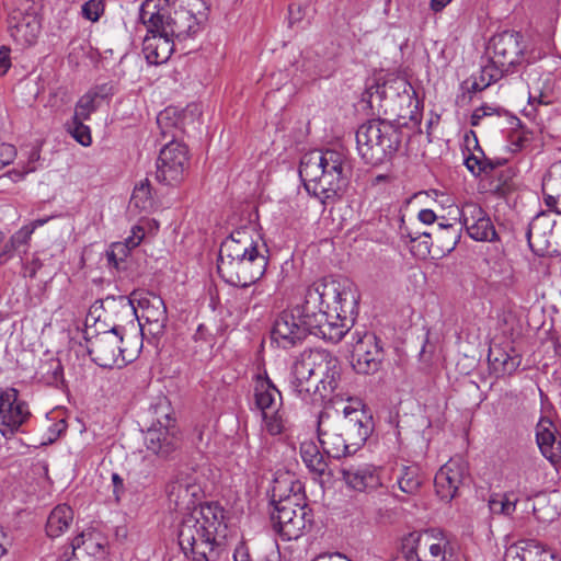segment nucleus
<instances>
[{
	"instance_id": "1",
	"label": "nucleus",
	"mask_w": 561,
	"mask_h": 561,
	"mask_svg": "<svg viewBox=\"0 0 561 561\" xmlns=\"http://www.w3.org/2000/svg\"><path fill=\"white\" fill-rule=\"evenodd\" d=\"M359 294L347 278L323 277L307 287L300 316L307 333L332 343L340 342L354 325Z\"/></svg>"
},
{
	"instance_id": "2",
	"label": "nucleus",
	"mask_w": 561,
	"mask_h": 561,
	"mask_svg": "<svg viewBox=\"0 0 561 561\" xmlns=\"http://www.w3.org/2000/svg\"><path fill=\"white\" fill-rule=\"evenodd\" d=\"M267 252L266 244L254 240L249 230H236L220 245L218 274L227 284L249 287L264 275Z\"/></svg>"
},
{
	"instance_id": "3",
	"label": "nucleus",
	"mask_w": 561,
	"mask_h": 561,
	"mask_svg": "<svg viewBox=\"0 0 561 561\" xmlns=\"http://www.w3.org/2000/svg\"><path fill=\"white\" fill-rule=\"evenodd\" d=\"M352 167L342 149L311 150L301 157L299 176L323 205L334 203L347 186Z\"/></svg>"
},
{
	"instance_id": "4",
	"label": "nucleus",
	"mask_w": 561,
	"mask_h": 561,
	"mask_svg": "<svg viewBox=\"0 0 561 561\" xmlns=\"http://www.w3.org/2000/svg\"><path fill=\"white\" fill-rule=\"evenodd\" d=\"M225 511L218 503H205L183 515L178 540L188 561H218L221 543L218 534L226 528Z\"/></svg>"
},
{
	"instance_id": "5",
	"label": "nucleus",
	"mask_w": 561,
	"mask_h": 561,
	"mask_svg": "<svg viewBox=\"0 0 561 561\" xmlns=\"http://www.w3.org/2000/svg\"><path fill=\"white\" fill-rule=\"evenodd\" d=\"M340 381V360L323 348L301 352L291 364L288 379L290 392L304 402H310L317 392L322 398L334 393Z\"/></svg>"
},
{
	"instance_id": "6",
	"label": "nucleus",
	"mask_w": 561,
	"mask_h": 561,
	"mask_svg": "<svg viewBox=\"0 0 561 561\" xmlns=\"http://www.w3.org/2000/svg\"><path fill=\"white\" fill-rule=\"evenodd\" d=\"M184 113L172 106L164 108L157 116L161 137L168 141L160 150L156 178L165 185L180 184L188 169L187 146L179 141L184 133Z\"/></svg>"
},
{
	"instance_id": "7",
	"label": "nucleus",
	"mask_w": 561,
	"mask_h": 561,
	"mask_svg": "<svg viewBox=\"0 0 561 561\" xmlns=\"http://www.w3.org/2000/svg\"><path fill=\"white\" fill-rule=\"evenodd\" d=\"M165 0H146L139 9V20L146 27L157 31L160 27L172 38L184 41L196 35L203 25L206 14L198 11L197 14L191 10L181 9L169 14L163 7Z\"/></svg>"
},
{
	"instance_id": "8",
	"label": "nucleus",
	"mask_w": 561,
	"mask_h": 561,
	"mask_svg": "<svg viewBox=\"0 0 561 561\" xmlns=\"http://www.w3.org/2000/svg\"><path fill=\"white\" fill-rule=\"evenodd\" d=\"M272 526L283 540H296L307 526H311L312 514L308 505H297L295 499H282V495L278 500L272 499Z\"/></svg>"
},
{
	"instance_id": "9",
	"label": "nucleus",
	"mask_w": 561,
	"mask_h": 561,
	"mask_svg": "<svg viewBox=\"0 0 561 561\" xmlns=\"http://www.w3.org/2000/svg\"><path fill=\"white\" fill-rule=\"evenodd\" d=\"M37 0H12L8 28L13 41L21 46H32L41 33Z\"/></svg>"
},
{
	"instance_id": "10",
	"label": "nucleus",
	"mask_w": 561,
	"mask_h": 561,
	"mask_svg": "<svg viewBox=\"0 0 561 561\" xmlns=\"http://www.w3.org/2000/svg\"><path fill=\"white\" fill-rule=\"evenodd\" d=\"M123 331V327L115 325L108 331L87 339L88 354L96 365L103 368L121 367L130 360L122 346Z\"/></svg>"
},
{
	"instance_id": "11",
	"label": "nucleus",
	"mask_w": 561,
	"mask_h": 561,
	"mask_svg": "<svg viewBox=\"0 0 561 561\" xmlns=\"http://www.w3.org/2000/svg\"><path fill=\"white\" fill-rule=\"evenodd\" d=\"M352 351V366L356 373L373 375L383 365L386 353L381 337L374 332H354Z\"/></svg>"
},
{
	"instance_id": "12",
	"label": "nucleus",
	"mask_w": 561,
	"mask_h": 561,
	"mask_svg": "<svg viewBox=\"0 0 561 561\" xmlns=\"http://www.w3.org/2000/svg\"><path fill=\"white\" fill-rule=\"evenodd\" d=\"M107 307L113 305L126 317H136L137 308L141 310V318L146 322L152 320L168 321L167 307L163 299L152 291L134 290L130 297L119 296L118 298H106Z\"/></svg>"
},
{
	"instance_id": "13",
	"label": "nucleus",
	"mask_w": 561,
	"mask_h": 561,
	"mask_svg": "<svg viewBox=\"0 0 561 561\" xmlns=\"http://www.w3.org/2000/svg\"><path fill=\"white\" fill-rule=\"evenodd\" d=\"M31 412L19 391L12 387H0V434L11 438L30 419Z\"/></svg>"
},
{
	"instance_id": "14",
	"label": "nucleus",
	"mask_w": 561,
	"mask_h": 561,
	"mask_svg": "<svg viewBox=\"0 0 561 561\" xmlns=\"http://www.w3.org/2000/svg\"><path fill=\"white\" fill-rule=\"evenodd\" d=\"M167 496L176 511L193 512L205 503H199L203 489L197 478L192 473L180 472L167 485Z\"/></svg>"
},
{
	"instance_id": "15",
	"label": "nucleus",
	"mask_w": 561,
	"mask_h": 561,
	"mask_svg": "<svg viewBox=\"0 0 561 561\" xmlns=\"http://www.w3.org/2000/svg\"><path fill=\"white\" fill-rule=\"evenodd\" d=\"M301 304L293 309L282 311L274 320L271 336L282 348H290L301 342L307 333V325L300 316Z\"/></svg>"
},
{
	"instance_id": "16",
	"label": "nucleus",
	"mask_w": 561,
	"mask_h": 561,
	"mask_svg": "<svg viewBox=\"0 0 561 561\" xmlns=\"http://www.w3.org/2000/svg\"><path fill=\"white\" fill-rule=\"evenodd\" d=\"M337 430H342L347 444L355 453L360 449L374 430V421L364 409L346 405L343 416L336 420Z\"/></svg>"
},
{
	"instance_id": "17",
	"label": "nucleus",
	"mask_w": 561,
	"mask_h": 561,
	"mask_svg": "<svg viewBox=\"0 0 561 561\" xmlns=\"http://www.w3.org/2000/svg\"><path fill=\"white\" fill-rule=\"evenodd\" d=\"M489 57L508 72L524 58L523 36L517 32L505 31L494 35L488 48Z\"/></svg>"
},
{
	"instance_id": "18",
	"label": "nucleus",
	"mask_w": 561,
	"mask_h": 561,
	"mask_svg": "<svg viewBox=\"0 0 561 561\" xmlns=\"http://www.w3.org/2000/svg\"><path fill=\"white\" fill-rule=\"evenodd\" d=\"M385 121L380 117L363 124L356 133V142L359 154L367 164L379 165L386 159L382 126Z\"/></svg>"
},
{
	"instance_id": "19",
	"label": "nucleus",
	"mask_w": 561,
	"mask_h": 561,
	"mask_svg": "<svg viewBox=\"0 0 561 561\" xmlns=\"http://www.w3.org/2000/svg\"><path fill=\"white\" fill-rule=\"evenodd\" d=\"M144 445L148 454L160 460L174 459L182 445L180 428L178 425L148 427Z\"/></svg>"
},
{
	"instance_id": "20",
	"label": "nucleus",
	"mask_w": 561,
	"mask_h": 561,
	"mask_svg": "<svg viewBox=\"0 0 561 561\" xmlns=\"http://www.w3.org/2000/svg\"><path fill=\"white\" fill-rule=\"evenodd\" d=\"M388 100L396 115L407 121H415L419 115L420 101L411 83L403 77L388 78Z\"/></svg>"
},
{
	"instance_id": "21",
	"label": "nucleus",
	"mask_w": 561,
	"mask_h": 561,
	"mask_svg": "<svg viewBox=\"0 0 561 561\" xmlns=\"http://www.w3.org/2000/svg\"><path fill=\"white\" fill-rule=\"evenodd\" d=\"M317 433L319 443L328 457L341 459L355 454L342 430H337L336 421H332L328 412H320Z\"/></svg>"
},
{
	"instance_id": "22",
	"label": "nucleus",
	"mask_w": 561,
	"mask_h": 561,
	"mask_svg": "<svg viewBox=\"0 0 561 561\" xmlns=\"http://www.w3.org/2000/svg\"><path fill=\"white\" fill-rule=\"evenodd\" d=\"M467 473V462L460 457L450 458L443 465L434 478L435 491L439 499L450 502L457 495Z\"/></svg>"
},
{
	"instance_id": "23",
	"label": "nucleus",
	"mask_w": 561,
	"mask_h": 561,
	"mask_svg": "<svg viewBox=\"0 0 561 561\" xmlns=\"http://www.w3.org/2000/svg\"><path fill=\"white\" fill-rule=\"evenodd\" d=\"M460 222L468 236L480 242H492L497 234L490 217L476 203H465L459 209Z\"/></svg>"
},
{
	"instance_id": "24",
	"label": "nucleus",
	"mask_w": 561,
	"mask_h": 561,
	"mask_svg": "<svg viewBox=\"0 0 561 561\" xmlns=\"http://www.w3.org/2000/svg\"><path fill=\"white\" fill-rule=\"evenodd\" d=\"M560 206L540 211L530 221L527 230L529 247L534 252L546 255L560 213Z\"/></svg>"
},
{
	"instance_id": "25",
	"label": "nucleus",
	"mask_w": 561,
	"mask_h": 561,
	"mask_svg": "<svg viewBox=\"0 0 561 561\" xmlns=\"http://www.w3.org/2000/svg\"><path fill=\"white\" fill-rule=\"evenodd\" d=\"M340 473L343 481L357 491H374L382 485L383 468L375 465L360 467L342 465Z\"/></svg>"
},
{
	"instance_id": "26",
	"label": "nucleus",
	"mask_w": 561,
	"mask_h": 561,
	"mask_svg": "<svg viewBox=\"0 0 561 561\" xmlns=\"http://www.w3.org/2000/svg\"><path fill=\"white\" fill-rule=\"evenodd\" d=\"M154 31L147 27V35L142 42V53L150 65L167 62L174 51V38L160 27Z\"/></svg>"
},
{
	"instance_id": "27",
	"label": "nucleus",
	"mask_w": 561,
	"mask_h": 561,
	"mask_svg": "<svg viewBox=\"0 0 561 561\" xmlns=\"http://www.w3.org/2000/svg\"><path fill=\"white\" fill-rule=\"evenodd\" d=\"M525 81L530 105H548L552 102L554 82L550 72H543L539 67H531L526 71Z\"/></svg>"
},
{
	"instance_id": "28",
	"label": "nucleus",
	"mask_w": 561,
	"mask_h": 561,
	"mask_svg": "<svg viewBox=\"0 0 561 561\" xmlns=\"http://www.w3.org/2000/svg\"><path fill=\"white\" fill-rule=\"evenodd\" d=\"M448 536L438 528L424 530L420 561H451Z\"/></svg>"
},
{
	"instance_id": "29",
	"label": "nucleus",
	"mask_w": 561,
	"mask_h": 561,
	"mask_svg": "<svg viewBox=\"0 0 561 561\" xmlns=\"http://www.w3.org/2000/svg\"><path fill=\"white\" fill-rule=\"evenodd\" d=\"M536 442L542 456L552 465L561 462V438H557L553 423L541 417L536 425Z\"/></svg>"
},
{
	"instance_id": "30",
	"label": "nucleus",
	"mask_w": 561,
	"mask_h": 561,
	"mask_svg": "<svg viewBox=\"0 0 561 561\" xmlns=\"http://www.w3.org/2000/svg\"><path fill=\"white\" fill-rule=\"evenodd\" d=\"M256 408L262 414L275 412L282 407V393L265 373L256 377L254 388Z\"/></svg>"
},
{
	"instance_id": "31",
	"label": "nucleus",
	"mask_w": 561,
	"mask_h": 561,
	"mask_svg": "<svg viewBox=\"0 0 561 561\" xmlns=\"http://www.w3.org/2000/svg\"><path fill=\"white\" fill-rule=\"evenodd\" d=\"M542 198L547 208L560 206L561 213V161L552 164L542 179Z\"/></svg>"
},
{
	"instance_id": "32",
	"label": "nucleus",
	"mask_w": 561,
	"mask_h": 561,
	"mask_svg": "<svg viewBox=\"0 0 561 561\" xmlns=\"http://www.w3.org/2000/svg\"><path fill=\"white\" fill-rule=\"evenodd\" d=\"M73 520V511L70 506L57 505L48 515L46 522V534L50 538L61 536L70 527Z\"/></svg>"
},
{
	"instance_id": "33",
	"label": "nucleus",
	"mask_w": 561,
	"mask_h": 561,
	"mask_svg": "<svg viewBox=\"0 0 561 561\" xmlns=\"http://www.w3.org/2000/svg\"><path fill=\"white\" fill-rule=\"evenodd\" d=\"M401 239L408 240L411 243L410 251L414 256L425 257L431 252V243L428 239L431 233L427 231H415L412 227L405 225L404 219H401L399 228Z\"/></svg>"
},
{
	"instance_id": "34",
	"label": "nucleus",
	"mask_w": 561,
	"mask_h": 561,
	"mask_svg": "<svg viewBox=\"0 0 561 561\" xmlns=\"http://www.w3.org/2000/svg\"><path fill=\"white\" fill-rule=\"evenodd\" d=\"M300 456L309 471L321 477L328 469V461L324 455L319 450L317 444L312 440H306L300 444Z\"/></svg>"
},
{
	"instance_id": "35",
	"label": "nucleus",
	"mask_w": 561,
	"mask_h": 561,
	"mask_svg": "<svg viewBox=\"0 0 561 561\" xmlns=\"http://www.w3.org/2000/svg\"><path fill=\"white\" fill-rule=\"evenodd\" d=\"M279 495L282 499H295L297 505H307L305 485L293 477L275 481L272 499L279 497Z\"/></svg>"
},
{
	"instance_id": "36",
	"label": "nucleus",
	"mask_w": 561,
	"mask_h": 561,
	"mask_svg": "<svg viewBox=\"0 0 561 561\" xmlns=\"http://www.w3.org/2000/svg\"><path fill=\"white\" fill-rule=\"evenodd\" d=\"M71 548L72 553H75L77 549L82 548L88 554L95 558H101L106 553V540L92 533H82L72 539Z\"/></svg>"
},
{
	"instance_id": "37",
	"label": "nucleus",
	"mask_w": 561,
	"mask_h": 561,
	"mask_svg": "<svg viewBox=\"0 0 561 561\" xmlns=\"http://www.w3.org/2000/svg\"><path fill=\"white\" fill-rule=\"evenodd\" d=\"M505 73H508V71L493 62L489 57L486 64L481 67L479 75L473 78L471 89L482 91L500 80Z\"/></svg>"
},
{
	"instance_id": "38",
	"label": "nucleus",
	"mask_w": 561,
	"mask_h": 561,
	"mask_svg": "<svg viewBox=\"0 0 561 561\" xmlns=\"http://www.w3.org/2000/svg\"><path fill=\"white\" fill-rule=\"evenodd\" d=\"M37 374L47 386L59 387L64 385V367L59 358L49 357L43 360Z\"/></svg>"
},
{
	"instance_id": "39",
	"label": "nucleus",
	"mask_w": 561,
	"mask_h": 561,
	"mask_svg": "<svg viewBox=\"0 0 561 561\" xmlns=\"http://www.w3.org/2000/svg\"><path fill=\"white\" fill-rule=\"evenodd\" d=\"M386 98V81L382 78L373 79L368 82L366 90L363 93L362 101L367 103L371 111H377L383 107V100Z\"/></svg>"
},
{
	"instance_id": "40",
	"label": "nucleus",
	"mask_w": 561,
	"mask_h": 561,
	"mask_svg": "<svg viewBox=\"0 0 561 561\" xmlns=\"http://www.w3.org/2000/svg\"><path fill=\"white\" fill-rule=\"evenodd\" d=\"M424 531H410L399 541V549L405 561H420V551L423 546Z\"/></svg>"
},
{
	"instance_id": "41",
	"label": "nucleus",
	"mask_w": 561,
	"mask_h": 561,
	"mask_svg": "<svg viewBox=\"0 0 561 561\" xmlns=\"http://www.w3.org/2000/svg\"><path fill=\"white\" fill-rule=\"evenodd\" d=\"M148 414L151 417L149 427L176 425L173 417V410L167 398H160L157 403L151 404Z\"/></svg>"
},
{
	"instance_id": "42",
	"label": "nucleus",
	"mask_w": 561,
	"mask_h": 561,
	"mask_svg": "<svg viewBox=\"0 0 561 561\" xmlns=\"http://www.w3.org/2000/svg\"><path fill=\"white\" fill-rule=\"evenodd\" d=\"M419 471V468L414 465L400 468L397 483L403 493L412 495L417 492L422 483Z\"/></svg>"
},
{
	"instance_id": "43",
	"label": "nucleus",
	"mask_w": 561,
	"mask_h": 561,
	"mask_svg": "<svg viewBox=\"0 0 561 561\" xmlns=\"http://www.w3.org/2000/svg\"><path fill=\"white\" fill-rule=\"evenodd\" d=\"M518 501V496L513 491L493 494L489 500V508L493 514L511 516L516 511Z\"/></svg>"
},
{
	"instance_id": "44",
	"label": "nucleus",
	"mask_w": 561,
	"mask_h": 561,
	"mask_svg": "<svg viewBox=\"0 0 561 561\" xmlns=\"http://www.w3.org/2000/svg\"><path fill=\"white\" fill-rule=\"evenodd\" d=\"M489 360L494 364L495 369L502 374L512 375L520 365V357L517 355H510L508 353L491 348L489 353Z\"/></svg>"
},
{
	"instance_id": "45",
	"label": "nucleus",
	"mask_w": 561,
	"mask_h": 561,
	"mask_svg": "<svg viewBox=\"0 0 561 561\" xmlns=\"http://www.w3.org/2000/svg\"><path fill=\"white\" fill-rule=\"evenodd\" d=\"M130 205L139 210L148 211L153 208V197L151 194V185L148 179L141 180L136 184L131 197Z\"/></svg>"
},
{
	"instance_id": "46",
	"label": "nucleus",
	"mask_w": 561,
	"mask_h": 561,
	"mask_svg": "<svg viewBox=\"0 0 561 561\" xmlns=\"http://www.w3.org/2000/svg\"><path fill=\"white\" fill-rule=\"evenodd\" d=\"M84 121L85 119L72 116L65 124V128L76 141L84 147H88L92 144V137L90 127L83 124Z\"/></svg>"
},
{
	"instance_id": "47",
	"label": "nucleus",
	"mask_w": 561,
	"mask_h": 561,
	"mask_svg": "<svg viewBox=\"0 0 561 561\" xmlns=\"http://www.w3.org/2000/svg\"><path fill=\"white\" fill-rule=\"evenodd\" d=\"M519 561H557L554 553L539 545H528L518 554Z\"/></svg>"
},
{
	"instance_id": "48",
	"label": "nucleus",
	"mask_w": 561,
	"mask_h": 561,
	"mask_svg": "<svg viewBox=\"0 0 561 561\" xmlns=\"http://www.w3.org/2000/svg\"><path fill=\"white\" fill-rule=\"evenodd\" d=\"M134 248L129 247L128 242H116L113 243L110 250L106 253L108 265L115 267L116 270L123 268L122 264L125 262V259L128 256L130 250Z\"/></svg>"
},
{
	"instance_id": "49",
	"label": "nucleus",
	"mask_w": 561,
	"mask_h": 561,
	"mask_svg": "<svg viewBox=\"0 0 561 561\" xmlns=\"http://www.w3.org/2000/svg\"><path fill=\"white\" fill-rule=\"evenodd\" d=\"M96 100L88 91L77 102L73 116L87 121L90 118L91 114L96 111Z\"/></svg>"
},
{
	"instance_id": "50",
	"label": "nucleus",
	"mask_w": 561,
	"mask_h": 561,
	"mask_svg": "<svg viewBox=\"0 0 561 561\" xmlns=\"http://www.w3.org/2000/svg\"><path fill=\"white\" fill-rule=\"evenodd\" d=\"M104 0H89L81 7L82 16L91 22H96L104 13Z\"/></svg>"
},
{
	"instance_id": "51",
	"label": "nucleus",
	"mask_w": 561,
	"mask_h": 561,
	"mask_svg": "<svg viewBox=\"0 0 561 561\" xmlns=\"http://www.w3.org/2000/svg\"><path fill=\"white\" fill-rule=\"evenodd\" d=\"M263 421L265 424V430L271 435H278L284 430L283 415L279 413V409L275 410V412H271L270 414H262Z\"/></svg>"
},
{
	"instance_id": "52",
	"label": "nucleus",
	"mask_w": 561,
	"mask_h": 561,
	"mask_svg": "<svg viewBox=\"0 0 561 561\" xmlns=\"http://www.w3.org/2000/svg\"><path fill=\"white\" fill-rule=\"evenodd\" d=\"M548 255L561 254V214L559 215L557 225L553 230L552 239L550 240L549 248L547 250Z\"/></svg>"
},
{
	"instance_id": "53",
	"label": "nucleus",
	"mask_w": 561,
	"mask_h": 561,
	"mask_svg": "<svg viewBox=\"0 0 561 561\" xmlns=\"http://www.w3.org/2000/svg\"><path fill=\"white\" fill-rule=\"evenodd\" d=\"M193 339L196 343H201V346L206 345L213 347L215 344V336L205 324L197 327Z\"/></svg>"
},
{
	"instance_id": "54",
	"label": "nucleus",
	"mask_w": 561,
	"mask_h": 561,
	"mask_svg": "<svg viewBox=\"0 0 561 561\" xmlns=\"http://www.w3.org/2000/svg\"><path fill=\"white\" fill-rule=\"evenodd\" d=\"M32 234L33 227H27L25 225L11 236L10 241L19 249L22 245L28 244Z\"/></svg>"
},
{
	"instance_id": "55",
	"label": "nucleus",
	"mask_w": 561,
	"mask_h": 561,
	"mask_svg": "<svg viewBox=\"0 0 561 561\" xmlns=\"http://www.w3.org/2000/svg\"><path fill=\"white\" fill-rule=\"evenodd\" d=\"M499 108L491 105H482L476 108L471 115L470 123L472 126H478L482 118L486 116L497 115Z\"/></svg>"
},
{
	"instance_id": "56",
	"label": "nucleus",
	"mask_w": 561,
	"mask_h": 561,
	"mask_svg": "<svg viewBox=\"0 0 561 561\" xmlns=\"http://www.w3.org/2000/svg\"><path fill=\"white\" fill-rule=\"evenodd\" d=\"M167 322L168 321H161V319H159L146 322L145 324L139 323V325L141 332L147 330L148 333L151 334L153 337L159 339L164 334Z\"/></svg>"
},
{
	"instance_id": "57",
	"label": "nucleus",
	"mask_w": 561,
	"mask_h": 561,
	"mask_svg": "<svg viewBox=\"0 0 561 561\" xmlns=\"http://www.w3.org/2000/svg\"><path fill=\"white\" fill-rule=\"evenodd\" d=\"M89 93L95 99H106L113 95V85L111 83H102L89 90Z\"/></svg>"
},
{
	"instance_id": "58",
	"label": "nucleus",
	"mask_w": 561,
	"mask_h": 561,
	"mask_svg": "<svg viewBox=\"0 0 561 561\" xmlns=\"http://www.w3.org/2000/svg\"><path fill=\"white\" fill-rule=\"evenodd\" d=\"M465 165L472 174H480L484 170L483 161L474 154H470L465 159Z\"/></svg>"
},
{
	"instance_id": "59",
	"label": "nucleus",
	"mask_w": 561,
	"mask_h": 561,
	"mask_svg": "<svg viewBox=\"0 0 561 561\" xmlns=\"http://www.w3.org/2000/svg\"><path fill=\"white\" fill-rule=\"evenodd\" d=\"M130 232L131 233L128 238H126V241L128 242L129 247L136 248L140 244L145 237V229L141 226L136 225L131 228Z\"/></svg>"
},
{
	"instance_id": "60",
	"label": "nucleus",
	"mask_w": 561,
	"mask_h": 561,
	"mask_svg": "<svg viewBox=\"0 0 561 561\" xmlns=\"http://www.w3.org/2000/svg\"><path fill=\"white\" fill-rule=\"evenodd\" d=\"M15 157V148L11 145H0V165H7L13 161Z\"/></svg>"
},
{
	"instance_id": "61",
	"label": "nucleus",
	"mask_w": 561,
	"mask_h": 561,
	"mask_svg": "<svg viewBox=\"0 0 561 561\" xmlns=\"http://www.w3.org/2000/svg\"><path fill=\"white\" fill-rule=\"evenodd\" d=\"M10 48L2 46L0 48V76H4L11 67Z\"/></svg>"
},
{
	"instance_id": "62",
	"label": "nucleus",
	"mask_w": 561,
	"mask_h": 561,
	"mask_svg": "<svg viewBox=\"0 0 561 561\" xmlns=\"http://www.w3.org/2000/svg\"><path fill=\"white\" fill-rule=\"evenodd\" d=\"M113 494L116 502L121 501L124 493V480L118 473L112 474Z\"/></svg>"
},
{
	"instance_id": "63",
	"label": "nucleus",
	"mask_w": 561,
	"mask_h": 561,
	"mask_svg": "<svg viewBox=\"0 0 561 561\" xmlns=\"http://www.w3.org/2000/svg\"><path fill=\"white\" fill-rule=\"evenodd\" d=\"M16 250L18 248L12 244L10 240L5 242L0 252V265L5 264L10 259H12Z\"/></svg>"
},
{
	"instance_id": "64",
	"label": "nucleus",
	"mask_w": 561,
	"mask_h": 561,
	"mask_svg": "<svg viewBox=\"0 0 561 561\" xmlns=\"http://www.w3.org/2000/svg\"><path fill=\"white\" fill-rule=\"evenodd\" d=\"M233 560L234 561H252L251 557H250L249 549L243 542H240L236 547L234 552H233Z\"/></svg>"
}]
</instances>
